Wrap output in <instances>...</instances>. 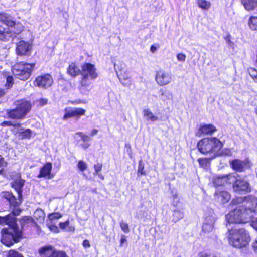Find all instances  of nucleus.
Wrapping results in <instances>:
<instances>
[{"label": "nucleus", "mask_w": 257, "mask_h": 257, "mask_svg": "<svg viewBox=\"0 0 257 257\" xmlns=\"http://www.w3.org/2000/svg\"><path fill=\"white\" fill-rule=\"evenodd\" d=\"M13 84V78L12 76H8L7 78L6 85L7 87L10 88Z\"/></svg>", "instance_id": "nucleus-45"}, {"label": "nucleus", "mask_w": 257, "mask_h": 257, "mask_svg": "<svg viewBox=\"0 0 257 257\" xmlns=\"http://www.w3.org/2000/svg\"><path fill=\"white\" fill-rule=\"evenodd\" d=\"M29 220V218L28 217H24L22 218V219L21 220V225L22 228L23 227V223L27 222Z\"/></svg>", "instance_id": "nucleus-53"}, {"label": "nucleus", "mask_w": 257, "mask_h": 257, "mask_svg": "<svg viewBox=\"0 0 257 257\" xmlns=\"http://www.w3.org/2000/svg\"><path fill=\"white\" fill-rule=\"evenodd\" d=\"M159 93L161 96V99L164 101L170 100L173 99V95L169 91L161 89L159 91Z\"/></svg>", "instance_id": "nucleus-29"}, {"label": "nucleus", "mask_w": 257, "mask_h": 257, "mask_svg": "<svg viewBox=\"0 0 257 257\" xmlns=\"http://www.w3.org/2000/svg\"><path fill=\"white\" fill-rule=\"evenodd\" d=\"M255 208H254L253 210V213H257V204L255 206Z\"/></svg>", "instance_id": "nucleus-63"}, {"label": "nucleus", "mask_w": 257, "mask_h": 257, "mask_svg": "<svg viewBox=\"0 0 257 257\" xmlns=\"http://www.w3.org/2000/svg\"><path fill=\"white\" fill-rule=\"evenodd\" d=\"M184 216V209L182 207H176L173 210L172 221L176 222L183 218Z\"/></svg>", "instance_id": "nucleus-24"}, {"label": "nucleus", "mask_w": 257, "mask_h": 257, "mask_svg": "<svg viewBox=\"0 0 257 257\" xmlns=\"http://www.w3.org/2000/svg\"><path fill=\"white\" fill-rule=\"evenodd\" d=\"M69 225V222L66 221L65 222H60L59 223L60 227L62 229H65Z\"/></svg>", "instance_id": "nucleus-50"}, {"label": "nucleus", "mask_w": 257, "mask_h": 257, "mask_svg": "<svg viewBox=\"0 0 257 257\" xmlns=\"http://www.w3.org/2000/svg\"><path fill=\"white\" fill-rule=\"evenodd\" d=\"M216 131V127L212 124H205L201 126L198 133L200 132L201 134L206 135H211Z\"/></svg>", "instance_id": "nucleus-25"}, {"label": "nucleus", "mask_w": 257, "mask_h": 257, "mask_svg": "<svg viewBox=\"0 0 257 257\" xmlns=\"http://www.w3.org/2000/svg\"><path fill=\"white\" fill-rule=\"evenodd\" d=\"M143 112L144 117L147 121L155 122L159 119L149 109H144Z\"/></svg>", "instance_id": "nucleus-27"}, {"label": "nucleus", "mask_w": 257, "mask_h": 257, "mask_svg": "<svg viewBox=\"0 0 257 257\" xmlns=\"http://www.w3.org/2000/svg\"><path fill=\"white\" fill-rule=\"evenodd\" d=\"M228 238L229 244L238 248L246 247L250 240L248 232L238 225L228 229Z\"/></svg>", "instance_id": "nucleus-2"}, {"label": "nucleus", "mask_w": 257, "mask_h": 257, "mask_svg": "<svg viewBox=\"0 0 257 257\" xmlns=\"http://www.w3.org/2000/svg\"><path fill=\"white\" fill-rule=\"evenodd\" d=\"M52 168V164L50 162L47 163L41 168L40 170V174L38 175V178L46 177L48 176V178H52V176H50Z\"/></svg>", "instance_id": "nucleus-21"}, {"label": "nucleus", "mask_w": 257, "mask_h": 257, "mask_svg": "<svg viewBox=\"0 0 257 257\" xmlns=\"http://www.w3.org/2000/svg\"><path fill=\"white\" fill-rule=\"evenodd\" d=\"M102 165L100 163H97L94 165L95 174H98L101 171Z\"/></svg>", "instance_id": "nucleus-46"}, {"label": "nucleus", "mask_w": 257, "mask_h": 257, "mask_svg": "<svg viewBox=\"0 0 257 257\" xmlns=\"http://www.w3.org/2000/svg\"><path fill=\"white\" fill-rule=\"evenodd\" d=\"M126 241V237L124 235H121V239H120V246H122L124 242Z\"/></svg>", "instance_id": "nucleus-52"}, {"label": "nucleus", "mask_w": 257, "mask_h": 257, "mask_svg": "<svg viewBox=\"0 0 257 257\" xmlns=\"http://www.w3.org/2000/svg\"><path fill=\"white\" fill-rule=\"evenodd\" d=\"M47 103V99H41L40 100V104L41 105H44L45 104H46Z\"/></svg>", "instance_id": "nucleus-55"}, {"label": "nucleus", "mask_w": 257, "mask_h": 257, "mask_svg": "<svg viewBox=\"0 0 257 257\" xmlns=\"http://www.w3.org/2000/svg\"><path fill=\"white\" fill-rule=\"evenodd\" d=\"M234 178L233 183V189L234 192L239 194L246 193L251 191L249 183L245 179L240 177L237 174L232 175Z\"/></svg>", "instance_id": "nucleus-10"}, {"label": "nucleus", "mask_w": 257, "mask_h": 257, "mask_svg": "<svg viewBox=\"0 0 257 257\" xmlns=\"http://www.w3.org/2000/svg\"><path fill=\"white\" fill-rule=\"evenodd\" d=\"M13 123L11 121H5L1 123V126H12Z\"/></svg>", "instance_id": "nucleus-49"}, {"label": "nucleus", "mask_w": 257, "mask_h": 257, "mask_svg": "<svg viewBox=\"0 0 257 257\" xmlns=\"http://www.w3.org/2000/svg\"><path fill=\"white\" fill-rule=\"evenodd\" d=\"M197 4L199 7L204 10H208L211 6L210 3L206 0H198Z\"/></svg>", "instance_id": "nucleus-32"}, {"label": "nucleus", "mask_w": 257, "mask_h": 257, "mask_svg": "<svg viewBox=\"0 0 257 257\" xmlns=\"http://www.w3.org/2000/svg\"><path fill=\"white\" fill-rule=\"evenodd\" d=\"M251 225L257 231V218L252 221Z\"/></svg>", "instance_id": "nucleus-54"}, {"label": "nucleus", "mask_w": 257, "mask_h": 257, "mask_svg": "<svg viewBox=\"0 0 257 257\" xmlns=\"http://www.w3.org/2000/svg\"><path fill=\"white\" fill-rule=\"evenodd\" d=\"M199 165L201 167L204 169H208L210 165V159L209 158H201L198 160Z\"/></svg>", "instance_id": "nucleus-30"}, {"label": "nucleus", "mask_w": 257, "mask_h": 257, "mask_svg": "<svg viewBox=\"0 0 257 257\" xmlns=\"http://www.w3.org/2000/svg\"><path fill=\"white\" fill-rule=\"evenodd\" d=\"M35 63H27L20 62L15 64L12 67V73L14 77L21 80H27L35 70Z\"/></svg>", "instance_id": "nucleus-7"}, {"label": "nucleus", "mask_w": 257, "mask_h": 257, "mask_svg": "<svg viewBox=\"0 0 257 257\" xmlns=\"http://www.w3.org/2000/svg\"><path fill=\"white\" fill-rule=\"evenodd\" d=\"M215 215L212 209H208V212L205 215V220L202 226V230L204 232H210L213 228L215 222Z\"/></svg>", "instance_id": "nucleus-11"}, {"label": "nucleus", "mask_w": 257, "mask_h": 257, "mask_svg": "<svg viewBox=\"0 0 257 257\" xmlns=\"http://www.w3.org/2000/svg\"><path fill=\"white\" fill-rule=\"evenodd\" d=\"M49 228L51 231H53L54 232H57L58 230V227L54 225H49Z\"/></svg>", "instance_id": "nucleus-48"}, {"label": "nucleus", "mask_w": 257, "mask_h": 257, "mask_svg": "<svg viewBox=\"0 0 257 257\" xmlns=\"http://www.w3.org/2000/svg\"><path fill=\"white\" fill-rule=\"evenodd\" d=\"M5 164V161L4 158L2 157H0V167H2L4 166Z\"/></svg>", "instance_id": "nucleus-59"}, {"label": "nucleus", "mask_w": 257, "mask_h": 257, "mask_svg": "<svg viewBox=\"0 0 257 257\" xmlns=\"http://www.w3.org/2000/svg\"><path fill=\"white\" fill-rule=\"evenodd\" d=\"M16 106V108L15 109L7 110V114L9 118L23 119L31 109L30 102L26 100L18 102Z\"/></svg>", "instance_id": "nucleus-8"}, {"label": "nucleus", "mask_w": 257, "mask_h": 257, "mask_svg": "<svg viewBox=\"0 0 257 257\" xmlns=\"http://www.w3.org/2000/svg\"><path fill=\"white\" fill-rule=\"evenodd\" d=\"M241 3L248 11L253 10L257 6V0H241Z\"/></svg>", "instance_id": "nucleus-28"}, {"label": "nucleus", "mask_w": 257, "mask_h": 257, "mask_svg": "<svg viewBox=\"0 0 257 257\" xmlns=\"http://www.w3.org/2000/svg\"><path fill=\"white\" fill-rule=\"evenodd\" d=\"M155 80L160 86H165L172 80V74L170 72L160 70L156 73Z\"/></svg>", "instance_id": "nucleus-12"}, {"label": "nucleus", "mask_w": 257, "mask_h": 257, "mask_svg": "<svg viewBox=\"0 0 257 257\" xmlns=\"http://www.w3.org/2000/svg\"><path fill=\"white\" fill-rule=\"evenodd\" d=\"M231 166L234 170L238 172H242L244 171L247 163L244 161L236 159L232 161Z\"/></svg>", "instance_id": "nucleus-22"}, {"label": "nucleus", "mask_w": 257, "mask_h": 257, "mask_svg": "<svg viewBox=\"0 0 257 257\" xmlns=\"http://www.w3.org/2000/svg\"><path fill=\"white\" fill-rule=\"evenodd\" d=\"M230 150H227V152L225 153L224 154H225V155H229V154H230Z\"/></svg>", "instance_id": "nucleus-64"}, {"label": "nucleus", "mask_w": 257, "mask_h": 257, "mask_svg": "<svg viewBox=\"0 0 257 257\" xmlns=\"http://www.w3.org/2000/svg\"><path fill=\"white\" fill-rule=\"evenodd\" d=\"M157 50V48L154 45H152L150 47V51L154 53Z\"/></svg>", "instance_id": "nucleus-60"}, {"label": "nucleus", "mask_w": 257, "mask_h": 257, "mask_svg": "<svg viewBox=\"0 0 257 257\" xmlns=\"http://www.w3.org/2000/svg\"><path fill=\"white\" fill-rule=\"evenodd\" d=\"M230 198V194L226 191L218 189L215 191L214 199L216 201L220 204H224L228 202Z\"/></svg>", "instance_id": "nucleus-17"}, {"label": "nucleus", "mask_w": 257, "mask_h": 257, "mask_svg": "<svg viewBox=\"0 0 257 257\" xmlns=\"http://www.w3.org/2000/svg\"><path fill=\"white\" fill-rule=\"evenodd\" d=\"M234 178L232 174L218 176L213 178V183L215 186H221L226 183L231 184Z\"/></svg>", "instance_id": "nucleus-16"}, {"label": "nucleus", "mask_w": 257, "mask_h": 257, "mask_svg": "<svg viewBox=\"0 0 257 257\" xmlns=\"http://www.w3.org/2000/svg\"><path fill=\"white\" fill-rule=\"evenodd\" d=\"M248 25L251 29L257 30V17H250L248 21Z\"/></svg>", "instance_id": "nucleus-31"}, {"label": "nucleus", "mask_w": 257, "mask_h": 257, "mask_svg": "<svg viewBox=\"0 0 257 257\" xmlns=\"http://www.w3.org/2000/svg\"><path fill=\"white\" fill-rule=\"evenodd\" d=\"M252 247L254 250L257 252V240L252 243Z\"/></svg>", "instance_id": "nucleus-57"}, {"label": "nucleus", "mask_w": 257, "mask_h": 257, "mask_svg": "<svg viewBox=\"0 0 257 257\" xmlns=\"http://www.w3.org/2000/svg\"><path fill=\"white\" fill-rule=\"evenodd\" d=\"M83 246L85 247V248H88V247H89L90 246V243L89 242V241L87 239L86 240H84L83 241Z\"/></svg>", "instance_id": "nucleus-51"}, {"label": "nucleus", "mask_w": 257, "mask_h": 257, "mask_svg": "<svg viewBox=\"0 0 257 257\" xmlns=\"http://www.w3.org/2000/svg\"><path fill=\"white\" fill-rule=\"evenodd\" d=\"M98 130L97 129H93L92 132H91V133L90 134L91 136H94V135H96L98 133Z\"/></svg>", "instance_id": "nucleus-58"}, {"label": "nucleus", "mask_w": 257, "mask_h": 257, "mask_svg": "<svg viewBox=\"0 0 257 257\" xmlns=\"http://www.w3.org/2000/svg\"><path fill=\"white\" fill-rule=\"evenodd\" d=\"M55 257H69L66 252L62 250H57L55 252Z\"/></svg>", "instance_id": "nucleus-44"}, {"label": "nucleus", "mask_w": 257, "mask_h": 257, "mask_svg": "<svg viewBox=\"0 0 257 257\" xmlns=\"http://www.w3.org/2000/svg\"><path fill=\"white\" fill-rule=\"evenodd\" d=\"M198 257H221L219 254L202 251L198 253Z\"/></svg>", "instance_id": "nucleus-33"}, {"label": "nucleus", "mask_w": 257, "mask_h": 257, "mask_svg": "<svg viewBox=\"0 0 257 257\" xmlns=\"http://www.w3.org/2000/svg\"><path fill=\"white\" fill-rule=\"evenodd\" d=\"M19 206L10 207L12 211L10 214L5 216H0V224L7 225L9 226L8 228L3 229L1 232V241L3 244L7 246H11L14 243L20 241L22 238L23 232L18 225L17 219L16 217L21 212Z\"/></svg>", "instance_id": "nucleus-1"}, {"label": "nucleus", "mask_w": 257, "mask_h": 257, "mask_svg": "<svg viewBox=\"0 0 257 257\" xmlns=\"http://www.w3.org/2000/svg\"><path fill=\"white\" fill-rule=\"evenodd\" d=\"M125 64L124 63L121 64L120 66H119L118 64H114V68L117 71L118 70L120 71H122V69L125 67ZM117 72V75L119 78L120 83L125 87H129L131 85V79L128 74L124 72V73H120L118 74Z\"/></svg>", "instance_id": "nucleus-14"}, {"label": "nucleus", "mask_w": 257, "mask_h": 257, "mask_svg": "<svg viewBox=\"0 0 257 257\" xmlns=\"http://www.w3.org/2000/svg\"><path fill=\"white\" fill-rule=\"evenodd\" d=\"M222 147V142L215 137L203 138L197 144L198 149L202 154H212V158L216 157Z\"/></svg>", "instance_id": "nucleus-4"}, {"label": "nucleus", "mask_w": 257, "mask_h": 257, "mask_svg": "<svg viewBox=\"0 0 257 257\" xmlns=\"http://www.w3.org/2000/svg\"><path fill=\"white\" fill-rule=\"evenodd\" d=\"M31 45L28 42L20 41L17 44L16 53L18 55H30L31 54Z\"/></svg>", "instance_id": "nucleus-15"}, {"label": "nucleus", "mask_w": 257, "mask_h": 257, "mask_svg": "<svg viewBox=\"0 0 257 257\" xmlns=\"http://www.w3.org/2000/svg\"><path fill=\"white\" fill-rule=\"evenodd\" d=\"M77 166L81 171H84L87 167V165L83 161H79L77 164Z\"/></svg>", "instance_id": "nucleus-39"}, {"label": "nucleus", "mask_w": 257, "mask_h": 257, "mask_svg": "<svg viewBox=\"0 0 257 257\" xmlns=\"http://www.w3.org/2000/svg\"><path fill=\"white\" fill-rule=\"evenodd\" d=\"M57 250L52 246L48 245L41 248L39 250V252L40 257H55Z\"/></svg>", "instance_id": "nucleus-19"}, {"label": "nucleus", "mask_w": 257, "mask_h": 257, "mask_svg": "<svg viewBox=\"0 0 257 257\" xmlns=\"http://www.w3.org/2000/svg\"><path fill=\"white\" fill-rule=\"evenodd\" d=\"M45 216V213L43 210L41 209H37L34 213V217L38 220L43 219Z\"/></svg>", "instance_id": "nucleus-34"}, {"label": "nucleus", "mask_w": 257, "mask_h": 257, "mask_svg": "<svg viewBox=\"0 0 257 257\" xmlns=\"http://www.w3.org/2000/svg\"><path fill=\"white\" fill-rule=\"evenodd\" d=\"M96 174L101 179H104V177L103 176V175H102V174L100 172L98 173V174Z\"/></svg>", "instance_id": "nucleus-62"}, {"label": "nucleus", "mask_w": 257, "mask_h": 257, "mask_svg": "<svg viewBox=\"0 0 257 257\" xmlns=\"http://www.w3.org/2000/svg\"><path fill=\"white\" fill-rule=\"evenodd\" d=\"M232 205L241 204L243 206V208L245 209V211L248 214L251 215V217L253 215V210L255 208L257 204V197L253 195H248L245 197H238L234 198L231 201Z\"/></svg>", "instance_id": "nucleus-9"}, {"label": "nucleus", "mask_w": 257, "mask_h": 257, "mask_svg": "<svg viewBox=\"0 0 257 257\" xmlns=\"http://www.w3.org/2000/svg\"><path fill=\"white\" fill-rule=\"evenodd\" d=\"M12 126H13L15 127H19L21 126V124L20 123H15V124H13V125Z\"/></svg>", "instance_id": "nucleus-61"}, {"label": "nucleus", "mask_w": 257, "mask_h": 257, "mask_svg": "<svg viewBox=\"0 0 257 257\" xmlns=\"http://www.w3.org/2000/svg\"><path fill=\"white\" fill-rule=\"evenodd\" d=\"M22 199L21 200H19V201H17L16 200V197L14 195L12 198L8 202H9L10 207L15 206H20V205L21 204Z\"/></svg>", "instance_id": "nucleus-35"}, {"label": "nucleus", "mask_w": 257, "mask_h": 257, "mask_svg": "<svg viewBox=\"0 0 257 257\" xmlns=\"http://www.w3.org/2000/svg\"><path fill=\"white\" fill-rule=\"evenodd\" d=\"M81 78L79 90L84 95H87L90 91L89 88L91 81L98 77V73L94 65L85 63L81 66Z\"/></svg>", "instance_id": "nucleus-3"}, {"label": "nucleus", "mask_w": 257, "mask_h": 257, "mask_svg": "<svg viewBox=\"0 0 257 257\" xmlns=\"http://www.w3.org/2000/svg\"><path fill=\"white\" fill-rule=\"evenodd\" d=\"M6 94V91L3 88H0V98L4 96Z\"/></svg>", "instance_id": "nucleus-56"}, {"label": "nucleus", "mask_w": 257, "mask_h": 257, "mask_svg": "<svg viewBox=\"0 0 257 257\" xmlns=\"http://www.w3.org/2000/svg\"><path fill=\"white\" fill-rule=\"evenodd\" d=\"M144 165L142 163V161H140L139 163V166H138V174L142 175H145L146 173L145 171L144 170Z\"/></svg>", "instance_id": "nucleus-38"}, {"label": "nucleus", "mask_w": 257, "mask_h": 257, "mask_svg": "<svg viewBox=\"0 0 257 257\" xmlns=\"http://www.w3.org/2000/svg\"><path fill=\"white\" fill-rule=\"evenodd\" d=\"M249 72L251 77L256 81L257 82V71L253 69L250 68L249 70Z\"/></svg>", "instance_id": "nucleus-42"}, {"label": "nucleus", "mask_w": 257, "mask_h": 257, "mask_svg": "<svg viewBox=\"0 0 257 257\" xmlns=\"http://www.w3.org/2000/svg\"><path fill=\"white\" fill-rule=\"evenodd\" d=\"M16 25L15 21L9 15L6 13L0 14V41H8L12 39V36L9 27ZM20 31L22 30V26L17 24Z\"/></svg>", "instance_id": "nucleus-5"}, {"label": "nucleus", "mask_w": 257, "mask_h": 257, "mask_svg": "<svg viewBox=\"0 0 257 257\" xmlns=\"http://www.w3.org/2000/svg\"><path fill=\"white\" fill-rule=\"evenodd\" d=\"M2 194L3 197L6 199L8 201L11 200V199L14 196L12 193L9 192H3Z\"/></svg>", "instance_id": "nucleus-41"}, {"label": "nucleus", "mask_w": 257, "mask_h": 257, "mask_svg": "<svg viewBox=\"0 0 257 257\" xmlns=\"http://www.w3.org/2000/svg\"><path fill=\"white\" fill-rule=\"evenodd\" d=\"M120 226L122 230L125 233H128L130 230L129 228L128 225L127 223L124 222L123 221H122L120 223Z\"/></svg>", "instance_id": "nucleus-36"}, {"label": "nucleus", "mask_w": 257, "mask_h": 257, "mask_svg": "<svg viewBox=\"0 0 257 257\" xmlns=\"http://www.w3.org/2000/svg\"><path fill=\"white\" fill-rule=\"evenodd\" d=\"M8 257H23V256L14 250H10Z\"/></svg>", "instance_id": "nucleus-43"}, {"label": "nucleus", "mask_w": 257, "mask_h": 257, "mask_svg": "<svg viewBox=\"0 0 257 257\" xmlns=\"http://www.w3.org/2000/svg\"><path fill=\"white\" fill-rule=\"evenodd\" d=\"M17 136L21 139H29L32 135V131L29 128H19L17 132Z\"/></svg>", "instance_id": "nucleus-26"}, {"label": "nucleus", "mask_w": 257, "mask_h": 257, "mask_svg": "<svg viewBox=\"0 0 257 257\" xmlns=\"http://www.w3.org/2000/svg\"><path fill=\"white\" fill-rule=\"evenodd\" d=\"M25 181L21 179L15 180L11 183V186L17 191L18 195V199L21 200L23 199L22 196V188L24 186Z\"/></svg>", "instance_id": "nucleus-20"}, {"label": "nucleus", "mask_w": 257, "mask_h": 257, "mask_svg": "<svg viewBox=\"0 0 257 257\" xmlns=\"http://www.w3.org/2000/svg\"><path fill=\"white\" fill-rule=\"evenodd\" d=\"M62 215L59 212H56L50 214L48 215V218L50 220L58 219L62 217Z\"/></svg>", "instance_id": "nucleus-37"}, {"label": "nucleus", "mask_w": 257, "mask_h": 257, "mask_svg": "<svg viewBox=\"0 0 257 257\" xmlns=\"http://www.w3.org/2000/svg\"><path fill=\"white\" fill-rule=\"evenodd\" d=\"M230 204L232 206L234 205H232L231 202ZM236 205L237 207L235 208L230 211L225 216L226 221L230 224L231 223H245L248 219L251 218V215L248 214V212L245 211V209L243 208V206L241 204Z\"/></svg>", "instance_id": "nucleus-6"}, {"label": "nucleus", "mask_w": 257, "mask_h": 257, "mask_svg": "<svg viewBox=\"0 0 257 257\" xmlns=\"http://www.w3.org/2000/svg\"><path fill=\"white\" fill-rule=\"evenodd\" d=\"M76 135H79L84 142H88L91 140L88 135H84L82 132H78Z\"/></svg>", "instance_id": "nucleus-40"}, {"label": "nucleus", "mask_w": 257, "mask_h": 257, "mask_svg": "<svg viewBox=\"0 0 257 257\" xmlns=\"http://www.w3.org/2000/svg\"><path fill=\"white\" fill-rule=\"evenodd\" d=\"M52 83V77L48 74L37 77L34 82V85L35 86L42 88L49 87Z\"/></svg>", "instance_id": "nucleus-13"}, {"label": "nucleus", "mask_w": 257, "mask_h": 257, "mask_svg": "<svg viewBox=\"0 0 257 257\" xmlns=\"http://www.w3.org/2000/svg\"><path fill=\"white\" fill-rule=\"evenodd\" d=\"M186 56L183 53H179L177 55V60L179 61L184 62L186 60Z\"/></svg>", "instance_id": "nucleus-47"}, {"label": "nucleus", "mask_w": 257, "mask_h": 257, "mask_svg": "<svg viewBox=\"0 0 257 257\" xmlns=\"http://www.w3.org/2000/svg\"><path fill=\"white\" fill-rule=\"evenodd\" d=\"M67 72L71 77H76L81 74V70L76 64L71 63L67 68Z\"/></svg>", "instance_id": "nucleus-23"}, {"label": "nucleus", "mask_w": 257, "mask_h": 257, "mask_svg": "<svg viewBox=\"0 0 257 257\" xmlns=\"http://www.w3.org/2000/svg\"><path fill=\"white\" fill-rule=\"evenodd\" d=\"M85 110L81 108H73L66 110L63 116V119L66 120L71 117H77L79 118L81 116L85 114Z\"/></svg>", "instance_id": "nucleus-18"}]
</instances>
